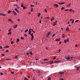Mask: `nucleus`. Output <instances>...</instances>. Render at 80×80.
<instances>
[{
    "label": "nucleus",
    "mask_w": 80,
    "mask_h": 80,
    "mask_svg": "<svg viewBox=\"0 0 80 80\" xmlns=\"http://www.w3.org/2000/svg\"><path fill=\"white\" fill-rule=\"evenodd\" d=\"M66 59L67 60V61H69V60H70V57H68L66 58Z\"/></svg>",
    "instance_id": "f257e3e1"
},
{
    "label": "nucleus",
    "mask_w": 80,
    "mask_h": 80,
    "mask_svg": "<svg viewBox=\"0 0 80 80\" xmlns=\"http://www.w3.org/2000/svg\"><path fill=\"white\" fill-rule=\"evenodd\" d=\"M12 12L14 14V15H17V13H16V12H15V11H13Z\"/></svg>",
    "instance_id": "f03ea898"
},
{
    "label": "nucleus",
    "mask_w": 80,
    "mask_h": 80,
    "mask_svg": "<svg viewBox=\"0 0 80 80\" xmlns=\"http://www.w3.org/2000/svg\"><path fill=\"white\" fill-rule=\"evenodd\" d=\"M14 10H15V11H16V12H17V13H19V11H18V10L17 8H15Z\"/></svg>",
    "instance_id": "7ed1b4c3"
},
{
    "label": "nucleus",
    "mask_w": 80,
    "mask_h": 80,
    "mask_svg": "<svg viewBox=\"0 0 80 80\" xmlns=\"http://www.w3.org/2000/svg\"><path fill=\"white\" fill-rule=\"evenodd\" d=\"M17 26H18V25L17 24H16L14 26H13L14 28H16L17 27Z\"/></svg>",
    "instance_id": "20e7f679"
},
{
    "label": "nucleus",
    "mask_w": 80,
    "mask_h": 80,
    "mask_svg": "<svg viewBox=\"0 0 80 80\" xmlns=\"http://www.w3.org/2000/svg\"><path fill=\"white\" fill-rule=\"evenodd\" d=\"M60 38L56 39V42H58V41H60Z\"/></svg>",
    "instance_id": "39448f33"
},
{
    "label": "nucleus",
    "mask_w": 80,
    "mask_h": 80,
    "mask_svg": "<svg viewBox=\"0 0 80 80\" xmlns=\"http://www.w3.org/2000/svg\"><path fill=\"white\" fill-rule=\"evenodd\" d=\"M32 37V39H31V40H33V38H34V37L33 36V35H31Z\"/></svg>",
    "instance_id": "423d86ee"
},
{
    "label": "nucleus",
    "mask_w": 80,
    "mask_h": 80,
    "mask_svg": "<svg viewBox=\"0 0 80 80\" xmlns=\"http://www.w3.org/2000/svg\"><path fill=\"white\" fill-rule=\"evenodd\" d=\"M54 6H56V7H58V4H54Z\"/></svg>",
    "instance_id": "0eeeda50"
},
{
    "label": "nucleus",
    "mask_w": 80,
    "mask_h": 80,
    "mask_svg": "<svg viewBox=\"0 0 80 80\" xmlns=\"http://www.w3.org/2000/svg\"><path fill=\"white\" fill-rule=\"evenodd\" d=\"M9 47H10V46H7L6 47H4V48H9Z\"/></svg>",
    "instance_id": "6e6552de"
},
{
    "label": "nucleus",
    "mask_w": 80,
    "mask_h": 80,
    "mask_svg": "<svg viewBox=\"0 0 80 80\" xmlns=\"http://www.w3.org/2000/svg\"><path fill=\"white\" fill-rule=\"evenodd\" d=\"M59 74H64V72H59Z\"/></svg>",
    "instance_id": "1a4fd4ad"
},
{
    "label": "nucleus",
    "mask_w": 80,
    "mask_h": 80,
    "mask_svg": "<svg viewBox=\"0 0 80 80\" xmlns=\"http://www.w3.org/2000/svg\"><path fill=\"white\" fill-rule=\"evenodd\" d=\"M53 20H54V17H53L51 19V22H52V21H53Z\"/></svg>",
    "instance_id": "9d476101"
},
{
    "label": "nucleus",
    "mask_w": 80,
    "mask_h": 80,
    "mask_svg": "<svg viewBox=\"0 0 80 80\" xmlns=\"http://www.w3.org/2000/svg\"><path fill=\"white\" fill-rule=\"evenodd\" d=\"M59 4V5H63V4H65V2H61Z\"/></svg>",
    "instance_id": "9b49d317"
},
{
    "label": "nucleus",
    "mask_w": 80,
    "mask_h": 80,
    "mask_svg": "<svg viewBox=\"0 0 80 80\" xmlns=\"http://www.w3.org/2000/svg\"><path fill=\"white\" fill-rule=\"evenodd\" d=\"M50 33H51V32L50 31H49L48 33L47 34L48 35H50Z\"/></svg>",
    "instance_id": "f8f14e48"
},
{
    "label": "nucleus",
    "mask_w": 80,
    "mask_h": 80,
    "mask_svg": "<svg viewBox=\"0 0 80 80\" xmlns=\"http://www.w3.org/2000/svg\"><path fill=\"white\" fill-rule=\"evenodd\" d=\"M79 69H80V67H78L77 68V71H78V70H79Z\"/></svg>",
    "instance_id": "ddd939ff"
},
{
    "label": "nucleus",
    "mask_w": 80,
    "mask_h": 80,
    "mask_svg": "<svg viewBox=\"0 0 80 80\" xmlns=\"http://www.w3.org/2000/svg\"><path fill=\"white\" fill-rule=\"evenodd\" d=\"M20 42L19 38H17V42Z\"/></svg>",
    "instance_id": "4468645a"
},
{
    "label": "nucleus",
    "mask_w": 80,
    "mask_h": 80,
    "mask_svg": "<svg viewBox=\"0 0 80 80\" xmlns=\"http://www.w3.org/2000/svg\"><path fill=\"white\" fill-rule=\"evenodd\" d=\"M8 20V21H9V22H12V20L10 19H9Z\"/></svg>",
    "instance_id": "2eb2a0df"
},
{
    "label": "nucleus",
    "mask_w": 80,
    "mask_h": 80,
    "mask_svg": "<svg viewBox=\"0 0 80 80\" xmlns=\"http://www.w3.org/2000/svg\"><path fill=\"white\" fill-rule=\"evenodd\" d=\"M66 41H67V42H69V39H68V38H67V39H66Z\"/></svg>",
    "instance_id": "dca6fc26"
},
{
    "label": "nucleus",
    "mask_w": 80,
    "mask_h": 80,
    "mask_svg": "<svg viewBox=\"0 0 80 80\" xmlns=\"http://www.w3.org/2000/svg\"><path fill=\"white\" fill-rule=\"evenodd\" d=\"M10 12H12V11H10V10H9L8 12V13H10Z\"/></svg>",
    "instance_id": "f3484780"
},
{
    "label": "nucleus",
    "mask_w": 80,
    "mask_h": 80,
    "mask_svg": "<svg viewBox=\"0 0 80 80\" xmlns=\"http://www.w3.org/2000/svg\"><path fill=\"white\" fill-rule=\"evenodd\" d=\"M21 7H23V3H22L21 4Z\"/></svg>",
    "instance_id": "a211bd4d"
},
{
    "label": "nucleus",
    "mask_w": 80,
    "mask_h": 80,
    "mask_svg": "<svg viewBox=\"0 0 80 80\" xmlns=\"http://www.w3.org/2000/svg\"><path fill=\"white\" fill-rule=\"evenodd\" d=\"M29 32V35H31V31H30L28 32Z\"/></svg>",
    "instance_id": "6ab92c4d"
},
{
    "label": "nucleus",
    "mask_w": 80,
    "mask_h": 80,
    "mask_svg": "<svg viewBox=\"0 0 80 80\" xmlns=\"http://www.w3.org/2000/svg\"><path fill=\"white\" fill-rule=\"evenodd\" d=\"M51 62L50 63V65H52V63H53V61H51Z\"/></svg>",
    "instance_id": "aec40b11"
},
{
    "label": "nucleus",
    "mask_w": 80,
    "mask_h": 80,
    "mask_svg": "<svg viewBox=\"0 0 80 80\" xmlns=\"http://www.w3.org/2000/svg\"><path fill=\"white\" fill-rule=\"evenodd\" d=\"M13 43H14V42H13V41H11V44H13Z\"/></svg>",
    "instance_id": "412c9836"
},
{
    "label": "nucleus",
    "mask_w": 80,
    "mask_h": 80,
    "mask_svg": "<svg viewBox=\"0 0 80 80\" xmlns=\"http://www.w3.org/2000/svg\"><path fill=\"white\" fill-rule=\"evenodd\" d=\"M28 29H27L26 30H25L24 31V32L25 33H26V32H28Z\"/></svg>",
    "instance_id": "4be33fe9"
},
{
    "label": "nucleus",
    "mask_w": 80,
    "mask_h": 80,
    "mask_svg": "<svg viewBox=\"0 0 80 80\" xmlns=\"http://www.w3.org/2000/svg\"><path fill=\"white\" fill-rule=\"evenodd\" d=\"M66 31H68L69 30V29L68 28H67L66 29Z\"/></svg>",
    "instance_id": "5701e85b"
},
{
    "label": "nucleus",
    "mask_w": 80,
    "mask_h": 80,
    "mask_svg": "<svg viewBox=\"0 0 80 80\" xmlns=\"http://www.w3.org/2000/svg\"><path fill=\"white\" fill-rule=\"evenodd\" d=\"M40 15H41L40 13H38V17H40Z\"/></svg>",
    "instance_id": "b1692460"
},
{
    "label": "nucleus",
    "mask_w": 80,
    "mask_h": 80,
    "mask_svg": "<svg viewBox=\"0 0 80 80\" xmlns=\"http://www.w3.org/2000/svg\"><path fill=\"white\" fill-rule=\"evenodd\" d=\"M21 39L22 40H23L24 39V38H23V37H21Z\"/></svg>",
    "instance_id": "393cba45"
},
{
    "label": "nucleus",
    "mask_w": 80,
    "mask_h": 80,
    "mask_svg": "<svg viewBox=\"0 0 80 80\" xmlns=\"http://www.w3.org/2000/svg\"><path fill=\"white\" fill-rule=\"evenodd\" d=\"M11 73H12V74H14V73H15V72H11Z\"/></svg>",
    "instance_id": "a878e982"
},
{
    "label": "nucleus",
    "mask_w": 80,
    "mask_h": 80,
    "mask_svg": "<svg viewBox=\"0 0 80 80\" xmlns=\"http://www.w3.org/2000/svg\"><path fill=\"white\" fill-rule=\"evenodd\" d=\"M24 80H28V79L27 78H24Z\"/></svg>",
    "instance_id": "bb28decb"
},
{
    "label": "nucleus",
    "mask_w": 80,
    "mask_h": 80,
    "mask_svg": "<svg viewBox=\"0 0 80 80\" xmlns=\"http://www.w3.org/2000/svg\"><path fill=\"white\" fill-rule=\"evenodd\" d=\"M9 51V50H8V49H7L6 51H5V52H8Z\"/></svg>",
    "instance_id": "cd10ccee"
},
{
    "label": "nucleus",
    "mask_w": 80,
    "mask_h": 80,
    "mask_svg": "<svg viewBox=\"0 0 80 80\" xmlns=\"http://www.w3.org/2000/svg\"><path fill=\"white\" fill-rule=\"evenodd\" d=\"M51 80V78L49 77L48 79V80Z\"/></svg>",
    "instance_id": "c85d7f7f"
},
{
    "label": "nucleus",
    "mask_w": 80,
    "mask_h": 80,
    "mask_svg": "<svg viewBox=\"0 0 80 80\" xmlns=\"http://www.w3.org/2000/svg\"><path fill=\"white\" fill-rule=\"evenodd\" d=\"M44 10H45V11L46 13H47V9H44Z\"/></svg>",
    "instance_id": "c756f323"
},
{
    "label": "nucleus",
    "mask_w": 80,
    "mask_h": 80,
    "mask_svg": "<svg viewBox=\"0 0 80 80\" xmlns=\"http://www.w3.org/2000/svg\"><path fill=\"white\" fill-rule=\"evenodd\" d=\"M79 21V20H77L75 21V22H77Z\"/></svg>",
    "instance_id": "7c9ffc66"
},
{
    "label": "nucleus",
    "mask_w": 80,
    "mask_h": 80,
    "mask_svg": "<svg viewBox=\"0 0 80 80\" xmlns=\"http://www.w3.org/2000/svg\"><path fill=\"white\" fill-rule=\"evenodd\" d=\"M12 29L10 28V29L9 30V31H8V32H11V30Z\"/></svg>",
    "instance_id": "2f4dec72"
},
{
    "label": "nucleus",
    "mask_w": 80,
    "mask_h": 80,
    "mask_svg": "<svg viewBox=\"0 0 80 80\" xmlns=\"http://www.w3.org/2000/svg\"><path fill=\"white\" fill-rule=\"evenodd\" d=\"M0 75H3V74L2 72H1Z\"/></svg>",
    "instance_id": "473e14b6"
},
{
    "label": "nucleus",
    "mask_w": 80,
    "mask_h": 80,
    "mask_svg": "<svg viewBox=\"0 0 80 80\" xmlns=\"http://www.w3.org/2000/svg\"><path fill=\"white\" fill-rule=\"evenodd\" d=\"M11 34H12V33H11V32H10L8 33V35H9V34H10V35H11Z\"/></svg>",
    "instance_id": "72a5a7b5"
},
{
    "label": "nucleus",
    "mask_w": 80,
    "mask_h": 80,
    "mask_svg": "<svg viewBox=\"0 0 80 80\" xmlns=\"http://www.w3.org/2000/svg\"><path fill=\"white\" fill-rule=\"evenodd\" d=\"M67 40H64V43H67Z\"/></svg>",
    "instance_id": "f704fd0d"
},
{
    "label": "nucleus",
    "mask_w": 80,
    "mask_h": 80,
    "mask_svg": "<svg viewBox=\"0 0 80 80\" xmlns=\"http://www.w3.org/2000/svg\"><path fill=\"white\" fill-rule=\"evenodd\" d=\"M14 6H16V7H18V5L17 4H14Z\"/></svg>",
    "instance_id": "c9c22d12"
},
{
    "label": "nucleus",
    "mask_w": 80,
    "mask_h": 80,
    "mask_svg": "<svg viewBox=\"0 0 80 80\" xmlns=\"http://www.w3.org/2000/svg\"><path fill=\"white\" fill-rule=\"evenodd\" d=\"M24 36V37H27V34H25Z\"/></svg>",
    "instance_id": "e433bc0d"
},
{
    "label": "nucleus",
    "mask_w": 80,
    "mask_h": 80,
    "mask_svg": "<svg viewBox=\"0 0 80 80\" xmlns=\"http://www.w3.org/2000/svg\"><path fill=\"white\" fill-rule=\"evenodd\" d=\"M1 55H2V56H5V54H1Z\"/></svg>",
    "instance_id": "4c0bfd02"
},
{
    "label": "nucleus",
    "mask_w": 80,
    "mask_h": 80,
    "mask_svg": "<svg viewBox=\"0 0 80 80\" xmlns=\"http://www.w3.org/2000/svg\"><path fill=\"white\" fill-rule=\"evenodd\" d=\"M64 8H64V7H62L61 8V10H63Z\"/></svg>",
    "instance_id": "58836bf2"
},
{
    "label": "nucleus",
    "mask_w": 80,
    "mask_h": 80,
    "mask_svg": "<svg viewBox=\"0 0 80 80\" xmlns=\"http://www.w3.org/2000/svg\"><path fill=\"white\" fill-rule=\"evenodd\" d=\"M29 53H30V54H31V55H32V52H31Z\"/></svg>",
    "instance_id": "ea45409f"
},
{
    "label": "nucleus",
    "mask_w": 80,
    "mask_h": 80,
    "mask_svg": "<svg viewBox=\"0 0 80 80\" xmlns=\"http://www.w3.org/2000/svg\"><path fill=\"white\" fill-rule=\"evenodd\" d=\"M55 34L54 33L52 35V37H54L55 36Z\"/></svg>",
    "instance_id": "a19ab883"
},
{
    "label": "nucleus",
    "mask_w": 80,
    "mask_h": 80,
    "mask_svg": "<svg viewBox=\"0 0 80 80\" xmlns=\"http://www.w3.org/2000/svg\"><path fill=\"white\" fill-rule=\"evenodd\" d=\"M2 16H6V15L4 14H2Z\"/></svg>",
    "instance_id": "79ce46f5"
},
{
    "label": "nucleus",
    "mask_w": 80,
    "mask_h": 80,
    "mask_svg": "<svg viewBox=\"0 0 80 80\" xmlns=\"http://www.w3.org/2000/svg\"><path fill=\"white\" fill-rule=\"evenodd\" d=\"M54 24L55 25H57V23H55V22H54Z\"/></svg>",
    "instance_id": "37998d69"
},
{
    "label": "nucleus",
    "mask_w": 80,
    "mask_h": 80,
    "mask_svg": "<svg viewBox=\"0 0 80 80\" xmlns=\"http://www.w3.org/2000/svg\"><path fill=\"white\" fill-rule=\"evenodd\" d=\"M28 78H30V76H28Z\"/></svg>",
    "instance_id": "c03bdc74"
},
{
    "label": "nucleus",
    "mask_w": 80,
    "mask_h": 80,
    "mask_svg": "<svg viewBox=\"0 0 80 80\" xmlns=\"http://www.w3.org/2000/svg\"><path fill=\"white\" fill-rule=\"evenodd\" d=\"M30 7H34V5H31Z\"/></svg>",
    "instance_id": "a18cd8bd"
},
{
    "label": "nucleus",
    "mask_w": 80,
    "mask_h": 80,
    "mask_svg": "<svg viewBox=\"0 0 80 80\" xmlns=\"http://www.w3.org/2000/svg\"><path fill=\"white\" fill-rule=\"evenodd\" d=\"M22 7L23 10H24L25 9V8L24 6H23Z\"/></svg>",
    "instance_id": "49530a36"
},
{
    "label": "nucleus",
    "mask_w": 80,
    "mask_h": 80,
    "mask_svg": "<svg viewBox=\"0 0 80 80\" xmlns=\"http://www.w3.org/2000/svg\"><path fill=\"white\" fill-rule=\"evenodd\" d=\"M43 60H46V61L48 60V59H44Z\"/></svg>",
    "instance_id": "de8ad7c7"
},
{
    "label": "nucleus",
    "mask_w": 80,
    "mask_h": 80,
    "mask_svg": "<svg viewBox=\"0 0 80 80\" xmlns=\"http://www.w3.org/2000/svg\"><path fill=\"white\" fill-rule=\"evenodd\" d=\"M73 22H74V20H72V23H73Z\"/></svg>",
    "instance_id": "09e8293b"
},
{
    "label": "nucleus",
    "mask_w": 80,
    "mask_h": 80,
    "mask_svg": "<svg viewBox=\"0 0 80 80\" xmlns=\"http://www.w3.org/2000/svg\"><path fill=\"white\" fill-rule=\"evenodd\" d=\"M59 43L60 45L61 44V43H62V42L61 41L60 42H59Z\"/></svg>",
    "instance_id": "8fccbe9b"
},
{
    "label": "nucleus",
    "mask_w": 80,
    "mask_h": 80,
    "mask_svg": "<svg viewBox=\"0 0 80 80\" xmlns=\"http://www.w3.org/2000/svg\"><path fill=\"white\" fill-rule=\"evenodd\" d=\"M31 29L30 28L29 29V30L28 31V32H30L31 31Z\"/></svg>",
    "instance_id": "3c124183"
},
{
    "label": "nucleus",
    "mask_w": 80,
    "mask_h": 80,
    "mask_svg": "<svg viewBox=\"0 0 80 80\" xmlns=\"http://www.w3.org/2000/svg\"><path fill=\"white\" fill-rule=\"evenodd\" d=\"M0 48H1V49H2V46H0Z\"/></svg>",
    "instance_id": "603ef678"
},
{
    "label": "nucleus",
    "mask_w": 80,
    "mask_h": 80,
    "mask_svg": "<svg viewBox=\"0 0 80 80\" xmlns=\"http://www.w3.org/2000/svg\"><path fill=\"white\" fill-rule=\"evenodd\" d=\"M31 12H32L33 11V8H31Z\"/></svg>",
    "instance_id": "864d4df0"
},
{
    "label": "nucleus",
    "mask_w": 80,
    "mask_h": 80,
    "mask_svg": "<svg viewBox=\"0 0 80 80\" xmlns=\"http://www.w3.org/2000/svg\"><path fill=\"white\" fill-rule=\"evenodd\" d=\"M27 55H29V53H27Z\"/></svg>",
    "instance_id": "5fc2aeb1"
},
{
    "label": "nucleus",
    "mask_w": 80,
    "mask_h": 80,
    "mask_svg": "<svg viewBox=\"0 0 80 80\" xmlns=\"http://www.w3.org/2000/svg\"><path fill=\"white\" fill-rule=\"evenodd\" d=\"M41 22H42V20H40L39 22L40 23H41Z\"/></svg>",
    "instance_id": "6e6d98bb"
},
{
    "label": "nucleus",
    "mask_w": 80,
    "mask_h": 80,
    "mask_svg": "<svg viewBox=\"0 0 80 80\" xmlns=\"http://www.w3.org/2000/svg\"><path fill=\"white\" fill-rule=\"evenodd\" d=\"M60 51H61V50L59 49V51L58 52V53H59V52H60Z\"/></svg>",
    "instance_id": "4d7b16f0"
},
{
    "label": "nucleus",
    "mask_w": 80,
    "mask_h": 80,
    "mask_svg": "<svg viewBox=\"0 0 80 80\" xmlns=\"http://www.w3.org/2000/svg\"><path fill=\"white\" fill-rule=\"evenodd\" d=\"M75 46L76 47H78V45H77V44H76L75 45Z\"/></svg>",
    "instance_id": "13d9d810"
},
{
    "label": "nucleus",
    "mask_w": 80,
    "mask_h": 80,
    "mask_svg": "<svg viewBox=\"0 0 80 80\" xmlns=\"http://www.w3.org/2000/svg\"><path fill=\"white\" fill-rule=\"evenodd\" d=\"M7 60H11V59H7Z\"/></svg>",
    "instance_id": "bf43d9fd"
},
{
    "label": "nucleus",
    "mask_w": 80,
    "mask_h": 80,
    "mask_svg": "<svg viewBox=\"0 0 80 80\" xmlns=\"http://www.w3.org/2000/svg\"><path fill=\"white\" fill-rule=\"evenodd\" d=\"M23 31H23H24V30L22 29V30H21V32H22Z\"/></svg>",
    "instance_id": "052dcab7"
},
{
    "label": "nucleus",
    "mask_w": 80,
    "mask_h": 80,
    "mask_svg": "<svg viewBox=\"0 0 80 80\" xmlns=\"http://www.w3.org/2000/svg\"><path fill=\"white\" fill-rule=\"evenodd\" d=\"M56 58V57H54L53 58V59H55Z\"/></svg>",
    "instance_id": "680f3d73"
},
{
    "label": "nucleus",
    "mask_w": 80,
    "mask_h": 80,
    "mask_svg": "<svg viewBox=\"0 0 80 80\" xmlns=\"http://www.w3.org/2000/svg\"><path fill=\"white\" fill-rule=\"evenodd\" d=\"M18 21H20V19H18Z\"/></svg>",
    "instance_id": "e2e57ef3"
},
{
    "label": "nucleus",
    "mask_w": 80,
    "mask_h": 80,
    "mask_svg": "<svg viewBox=\"0 0 80 80\" xmlns=\"http://www.w3.org/2000/svg\"><path fill=\"white\" fill-rule=\"evenodd\" d=\"M72 20H73V19H70V21H72Z\"/></svg>",
    "instance_id": "0e129e2a"
},
{
    "label": "nucleus",
    "mask_w": 80,
    "mask_h": 80,
    "mask_svg": "<svg viewBox=\"0 0 80 80\" xmlns=\"http://www.w3.org/2000/svg\"><path fill=\"white\" fill-rule=\"evenodd\" d=\"M32 80H35V78H33V79H32Z\"/></svg>",
    "instance_id": "69168bd1"
},
{
    "label": "nucleus",
    "mask_w": 80,
    "mask_h": 80,
    "mask_svg": "<svg viewBox=\"0 0 80 80\" xmlns=\"http://www.w3.org/2000/svg\"><path fill=\"white\" fill-rule=\"evenodd\" d=\"M72 9H71L70 10H69V12H71V11H72Z\"/></svg>",
    "instance_id": "338daca9"
},
{
    "label": "nucleus",
    "mask_w": 80,
    "mask_h": 80,
    "mask_svg": "<svg viewBox=\"0 0 80 80\" xmlns=\"http://www.w3.org/2000/svg\"><path fill=\"white\" fill-rule=\"evenodd\" d=\"M3 14L2 13H0V15H2Z\"/></svg>",
    "instance_id": "774afa93"
}]
</instances>
